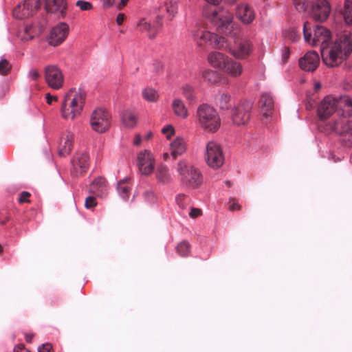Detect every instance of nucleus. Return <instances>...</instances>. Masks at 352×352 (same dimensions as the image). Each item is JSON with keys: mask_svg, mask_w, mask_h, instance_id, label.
<instances>
[{"mask_svg": "<svg viewBox=\"0 0 352 352\" xmlns=\"http://www.w3.org/2000/svg\"><path fill=\"white\" fill-rule=\"evenodd\" d=\"M323 63L329 67H338L346 60L352 52V36L349 31H344L334 41L321 47Z\"/></svg>", "mask_w": 352, "mask_h": 352, "instance_id": "f257e3e1", "label": "nucleus"}, {"mask_svg": "<svg viewBox=\"0 0 352 352\" xmlns=\"http://www.w3.org/2000/svg\"><path fill=\"white\" fill-rule=\"evenodd\" d=\"M342 111L347 114L352 113V100L348 96H327L320 102L317 110L320 120H326L336 112L340 115Z\"/></svg>", "mask_w": 352, "mask_h": 352, "instance_id": "f03ea898", "label": "nucleus"}, {"mask_svg": "<svg viewBox=\"0 0 352 352\" xmlns=\"http://www.w3.org/2000/svg\"><path fill=\"white\" fill-rule=\"evenodd\" d=\"M86 94L80 89H70L62 102L60 113L65 120H74L79 116L83 109Z\"/></svg>", "mask_w": 352, "mask_h": 352, "instance_id": "7ed1b4c3", "label": "nucleus"}, {"mask_svg": "<svg viewBox=\"0 0 352 352\" xmlns=\"http://www.w3.org/2000/svg\"><path fill=\"white\" fill-rule=\"evenodd\" d=\"M195 116L198 124L207 132L215 133L221 126V118L217 110L206 103L198 106Z\"/></svg>", "mask_w": 352, "mask_h": 352, "instance_id": "20e7f679", "label": "nucleus"}, {"mask_svg": "<svg viewBox=\"0 0 352 352\" xmlns=\"http://www.w3.org/2000/svg\"><path fill=\"white\" fill-rule=\"evenodd\" d=\"M176 171L181 182L192 188H197L203 182L199 169L185 160H179L176 165Z\"/></svg>", "mask_w": 352, "mask_h": 352, "instance_id": "39448f33", "label": "nucleus"}, {"mask_svg": "<svg viewBox=\"0 0 352 352\" xmlns=\"http://www.w3.org/2000/svg\"><path fill=\"white\" fill-rule=\"evenodd\" d=\"M233 15L225 9H215L211 12L210 20L217 30L230 36H234L236 28L232 21Z\"/></svg>", "mask_w": 352, "mask_h": 352, "instance_id": "423d86ee", "label": "nucleus"}, {"mask_svg": "<svg viewBox=\"0 0 352 352\" xmlns=\"http://www.w3.org/2000/svg\"><path fill=\"white\" fill-rule=\"evenodd\" d=\"M310 25L305 22L303 26V34L305 40L311 45H321V47L329 44L328 41L331 38L330 31L322 25H316L314 29L313 34L309 32Z\"/></svg>", "mask_w": 352, "mask_h": 352, "instance_id": "0eeeda50", "label": "nucleus"}, {"mask_svg": "<svg viewBox=\"0 0 352 352\" xmlns=\"http://www.w3.org/2000/svg\"><path fill=\"white\" fill-rule=\"evenodd\" d=\"M204 159L210 168L214 170L220 168L225 161L221 146L213 140L208 142L206 145Z\"/></svg>", "mask_w": 352, "mask_h": 352, "instance_id": "6e6552de", "label": "nucleus"}, {"mask_svg": "<svg viewBox=\"0 0 352 352\" xmlns=\"http://www.w3.org/2000/svg\"><path fill=\"white\" fill-rule=\"evenodd\" d=\"M351 113H344L342 111L340 115H338V118L329 123V126L333 131L342 136L343 140L349 143L352 142V124L349 119Z\"/></svg>", "mask_w": 352, "mask_h": 352, "instance_id": "1a4fd4ad", "label": "nucleus"}, {"mask_svg": "<svg viewBox=\"0 0 352 352\" xmlns=\"http://www.w3.org/2000/svg\"><path fill=\"white\" fill-rule=\"evenodd\" d=\"M351 113H344L342 111L340 115H338V118L329 123V126L333 131L342 136L343 140L349 143L352 142V124L349 119Z\"/></svg>", "mask_w": 352, "mask_h": 352, "instance_id": "9d476101", "label": "nucleus"}, {"mask_svg": "<svg viewBox=\"0 0 352 352\" xmlns=\"http://www.w3.org/2000/svg\"><path fill=\"white\" fill-rule=\"evenodd\" d=\"M111 116L104 109L98 108L95 109L90 118L91 129L98 133L107 131L111 125Z\"/></svg>", "mask_w": 352, "mask_h": 352, "instance_id": "9b49d317", "label": "nucleus"}, {"mask_svg": "<svg viewBox=\"0 0 352 352\" xmlns=\"http://www.w3.org/2000/svg\"><path fill=\"white\" fill-rule=\"evenodd\" d=\"M44 76L47 85L51 89L58 90L63 87L64 76L61 69L54 65L45 67Z\"/></svg>", "mask_w": 352, "mask_h": 352, "instance_id": "f8f14e48", "label": "nucleus"}, {"mask_svg": "<svg viewBox=\"0 0 352 352\" xmlns=\"http://www.w3.org/2000/svg\"><path fill=\"white\" fill-rule=\"evenodd\" d=\"M140 32H146L149 38H153L163 26L162 16L157 15L153 20L141 18L137 23Z\"/></svg>", "mask_w": 352, "mask_h": 352, "instance_id": "ddd939ff", "label": "nucleus"}, {"mask_svg": "<svg viewBox=\"0 0 352 352\" xmlns=\"http://www.w3.org/2000/svg\"><path fill=\"white\" fill-rule=\"evenodd\" d=\"M39 0H24L23 3L16 6L12 12L13 16L18 19H25L32 16L40 8Z\"/></svg>", "mask_w": 352, "mask_h": 352, "instance_id": "4468645a", "label": "nucleus"}, {"mask_svg": "<svg viewBox=\"0 0 352 352\" xmlns=\"http://www.w3.org/2000/svg\"><path fill=\"white\" fill-rule=\"evenodd\" d=\"M193 37L195 40L199 38L206 43L219 50L227 49L228 47V43L224 37L209 31L201 30L193 34Z\"/></svg>", "mask_w": 352, "mask_h": 352, "instance_id": "2eb2a0df", "label": "nucleus"}, {"mask_svg": "<svg viewBox=\"0 0 352 352\" xmlns=\"http://www.w3.org/2000/svg\"><path fill=\"white\" fill-rule=\"evenodd\" d=\"M251 105L248 102L239 103L231 111L232 122L237 126L246 124L250 118Z\"/></svg>", "mask_w": 352, "mask_h": 352, "instance_id": "dca6fc26", "label": "nucleus"}, {"mask_svg": "<svg viewBox=\"0 0 352 352\" xmlns=\"http://www.w3.org/2000/svg\"><path fill=\"white\" fill-rule=\"evenodd\" d=\"M137 163L142 175H150L154 170L155 157L148 150L141 151L138 155Z\"/></svg>", "mask_w": 352, "mask_h": 352, "instance_id": "f3484780", "label": "nucleus"}, {"mask_svg": "<svg viewBox=\"0 0 352 352\" xmlns=\"http://www.w3.org/2000/svg\"><path fill=\"white\" fill-rule=\"evenodd\" d=\"M223 50L229 52L236 58L244 59L251 54L252 43L248 39H241L236 41L234 47L228 44L227 49Z\"/></svg>", "mask_w": 352, "mask_h": 352, "instance_id": "a211bd4d", "label": "nucleus"}, {"mask_svg": "<svg viewBox=\"0 0 352 352\" xmlns=\"http://www.w3.org/2000/svg\"><path fill=\"white\" fill-rule=\"evenodd\" d=\"M68 34V25L65 23H60L50 31L47 37L48 43L52 46H58L65 40Z\"/></svg>", "mask_w": 352, "mask_h": 352, "instance_id": "6ab92c4d", "label": "nucleus"}, {"mask_svg": "<svg viewBox=\"0 0 352 352\" xmlns=\"http://www.w3.org/2000/svg\"><path fill=\"white\" fill-rule=\"evenodd\" d=\"M331 12V6L327 0H316L312 5V15L316 21H324Z\"/></svg>", "mask_w": 352, "mask_h": 352, "instance_id": "aec40b11", "label": "nucleus"}, {"mask_svg": "<svg viewBox=\"0 0 352 352\" xmlns=\"http://www.w3.org/2000/svg\"><path fill=\"white\" fill-rule=\"evenodd\" d=\"M320 57L315 51L307 52L303 57L299 59L300 67L306 72H314L318 67Z\"/></svg>", "mask_w": 352, "mask_h": 352, "instance_id": "412c9836", "label": "nucleus"}, {"mask_svg": "<svg viewBox=\"0 0 352 352\" xmlns=\"http://www.w3.org/2000/svg\"><path fill=\"white\" fill-rule=\"evenodd\" d=\"M89 155L87 153H78L72 158V173L78 175L84 173L88 167Z\"/></svg>", "mask_w": 352, "mask_h": 352, "instance_id": "4be33fe9", "label": "nucleus"}, {"mask_svg": "<svg viewBox=\"0 0 352 352\" xmlns=\"http://www.w3.org/2000/svg\"><path fill=\"white\" fill-rule=\"evenodd\" d=\"M236 17L244 24L251 23L255 18L253 9L246 3H240L236 7Z\"/></svg>", "mask_w": 352, "mask_h": 352, "instance_id": "5701e85b", "label": "nucleus"}, {"mask_svg": "<svg viewBox=\"0 0 352 352\" xmlns=\"http://www.w3.org/2000/svg\"><path fill=\"white\" fill-rule=\"evenodd\" d=\"M259 107L261 114L267 120L272 116L274 109V99L270 94L264 93L262 94L259 100Z\"/></svg>", "mask_w": 352, "mask_h": 352, "instance_id": "b1692460", "label": "nucleus"}, {"mask_svg": "<svg viewBox=\"0 0 352 352\" xmlns=\"http://www.w3.org/2000/svg\"><path fill=\"white\" fill-rule=\"evenodd\" d=\"M74 135L71 132L64 133L59 141L58 154L62 157H65L69 154L73 146Z\"/></svg>", "mask_w": 352, "mask_h": 352, "instance_id": "393cba45", "label": "nucleus"}, {"mask_svg": "<svg viewBox=\"0 0 352 352\" xmlns=\"http://www.w3.org/2000/svg\"><path fill=\"white\" fill-rule=\"evenodd\" d=\"M223 70L229 76L237 78L243 74V67L240 62L229 58Z\"/></svg>", "mask_w": 352, "mask_h": 352, "instance_id": "a878e982", "label": "nucleus"}, {"mask_svg": "<svg viewBox=\"0 0 352 352\" xmlns=\"http://www.w3.org/2000/svg\"><path fill=\"white\" fill-rule=\"evenodd\" d=\"M187 148V143L184 138L182 137L176 138L170 144V155L173 159L183 155Z\"/></svg>", "mask_w": 352, "mask_h": 352, "instance_id": "bb28decb", "label": "nucleus"}, {"mask_svg": "<svg viewBox=\"0 0 352 352\" xmlns=\"http://www.w3.org/2000/svg\"><path fill=\"white\" fill-rule=\"evenodd\" d=\"M229 59L228 56L219 52H212L208 56V61L209 64L217 69H223L227 60Z\"/></svg>", "mask_w": 352, "mask_h": 352, "instance_id": "cd10ccee", "label": "nucleus"}, {"mask_svg": "<svg viewBox=\"0 0 352 352\" xmlns=\"http://www.w3.org/2000/svg\"><path fill=\"white\" fill-rule=\"evenodd\" d=\"M45 9L49 12L59 13L63 17L66 10V3L65 0H45Z\"/></svg>", "mask_w": 352, "mask_h": 352, "instance_id": "c85d7f7f", "label": "nucleus"}, {"mask_svg": "<svg viewBox=\"0 0 352 352\" xmlns=\"http://www.w3.org/2000/svg\"><path fill=\"white\" fill-rule=\"evenodd\" d=\"M171 108L176 116L182 119H186L188 118L189 114L188 110L186 107L184 102L182 99L175 98L172 101Z\"/></svg>", "mask_w": 352, "mask_h": 352, "instance_id": "c756f323", "label": "nucleus"}, {"mask_svg": "<svg viewBox=\"0 0 352 352\" xmlns=\"http://www.w3.org/2000/svg\"><path fill=\"white\" fill-rule=\"evenodd\" d=\"M155 177L157 182L162 184L168 183L171 180L168 168L162 164L157 166L155 171Z\"/></svg>", "mask_w": 352, "mask_h": 352, "instance_id": "7c9ffc66", "label": "nucleus"}, {"mask_svg": "<svg viewBox=\"0 0 352 352\" xmlns=\"http://www.w3.org/2000/svg\"><path fill=\"white\" fill-rule=\"evenodd\" d=\"M91 189L94 193L102 197L107 193V186L105 179L98 177L94 180L91 184Z\"/></svg>", "mask_w": 352, "mask_h": 352, "instance_id": "2f4dec72", "label": "nucleus"}, {"mask_svg": "<svg viewBox=\"0 0 352 352\" xmlns=\"http://www.w3.org/2000/svg\"><path fill=\"white\" fill-rule=\"evenodd\" d=\"M122 124L127 128H133L137 124V117L129 110L124 111L122 114Z\"/></svg>", "mask_w": 352, "mask_h": 352, "instance_id": "473e14b6", "label": "nucleus"}, {"mask_svg": "<svg viewBox=\"0 0 352 352\" xmlns=\"http://www.w3.org/2000/svg\"><path fill=\"white\" fill-rule=\"evenodd\" d=\"M342 15L348 25H352V0H344Z\"/></svg>", "mask_w": 352, "mask_h": 352, "instance_id": "72a5a7b5", "label": "nucleus"}, {"mask_svg": "<svg viewBox=\"0 0 352 352\" xmlns=\"http://www.w3.org/2000/svg\"><path fill=\"white\" fill-rule=\"evenodd\" d=\"M217 104L221 110H228L232 105L231 96L228 93H221L217 99Z\"/></svg>", "mask_w": 352, "mask_h": 352, "instance_id": "f704fd0d", "label": "nucleus"}, {"mask_svg": "<svg viewBox=\"0 0 352 352\" xmlns=\"http://www.w3.org/2000/svg\"><path fill=\"white\" fill-rule=\"evenodd\" d=\"M117 190L120 197L126 200L129 197L131 185L129 181L122 180L118 183Z\"/></svg>", "mask_w": 352, "mask_h": 352, "instance_id": "c9c22d12", "label": "nucleus"}, {"mask_svg": "<svg viewBox=\"0 0 352 352\" xmlns=\"http://www.w3.org/2000/svg\"><path fill=\"white\" fill-rule=\"evenodd\" d=\"M182 94L189 102V103L196 101V95L194 88L190 85L186 84L182 87Z\"/></svg>", "mask_w": 352, "mask_h": 352, "instance_id": "e433bc0d", "label": "nucleus"}, {"mask_svg": "<svg viewBox=\"0 0 352 352\" xmlns=\"http://www.w3.org/2000/svg\"><path fill=\"white\" fill-rule=\"evenodd\" d=\"M142 95L143 98L149 102H155L159 98L157 91L151 87H146L144 89L142 90Z\"/></svg>", "mask_w": 352, "mask_h": 352, "instance_id": "4c0bfd02", "label": "nucleus"}, {"mask_svg": "<svg viewBox=\"0 0 352 352\" xmlns=\"http://www.w3.org/2000/svg\"><path fill=\"white\" fill-rule=\"evenodd\" d=\"M202 78L205 81L211 84L217 83L219 80L218 72L210 69L202 72Z\"/></svg>", "mask_w": 352, "mask_h": 352, "instance_id": "58836bf2", "label": "nucleus"}, {"mask_svg": "<svg viewBox=\"0 0 352 352\" xmlns=\"http://www.w3.org/2000/svg\"><path fill=\"white\" fill-rule=\"evenodd\" d=\"M178 254L182 256H187L190 254V245L186 241H182L177 247Z\"/></svg>", "mask_w": 352, "mask_h": 352, "instance_id": "ea45409f", "label": "nucleus"}, {"mask_svg": "<svg viewBox=\"0 0 352 352\" xmlns=\"http://www.w3.org/2000/svg\"><path fill=\"white\" fill-rule=\"evenodd\" d=\"M166 11L168 14L169 17L172 19L175 17L177 12V4L175 1H169L166 3Z\"/></svg>", "mask_w": 352, "mask_h": 352, "instance_id": "a19ab883", "label": "nucleus"}, {"mask_svg": "<svg viewBox=\"0 0 352 352\" xmlns=\"http://www.w3.org/2000/svg\"><path fill=\"white\" fill-rule=\"evenodd\" d=\"M176 202L182 209H185L190 204V199L185 195H178L176 197Z\"/></svg>", "mask_w": 352, "mask_h": 352, "instance_id": "79ce46f5", "label": "nucleus"}, {"mask_svg": "<svg viewBox=\"0 0 352 352\" xmlns=\"http://www.w3.org/2000/svg\"><path fill=\"white\" fill-rule=\"evenodd\" d=\"M11 69V65L6 59L2 58L0 60V74L6 75Z\"/></svg>", "mask_w": 352, "mask_h": 352, "instance_id": "37998d69", "label": "nucleus"}, {"mask_svg": "<svg viewBox=\"0 0 352 352\" xmlns=\"http://www.w3.org/2000/svg\"><path fill=\"white\" fill-rule=\"evenodd\" d=\"M76 4V6L83 11L90 10L92 9L91 3L88 1L78 0Z\"/></svg>", "mask_w": 352, "mask_h": 352, "instance_id": "c03bdc74", "label": "nucleus"}, {"mask_svg": "<svg viewBox=\"0 0 352 352\" xmlns=\"http://www.w3.org/2000/svg\"><path fill=\"white\" fill-rule=\"evenodd\" d=\"M162 133L166 135L167 139L169 140L174 135L175 129L172 125H167L162 128Z\"/></svg>", "mask_w": 352, "mask_h": 352, "instance_id": "a18cd8bd", "label": "nucleus"}, {"mask_svg": "<svg viewBox=\"0 0 352 352\" xmlns=\"http://www.w3.org/2000/svg\"><path fill=\"white\" fill-rule=\"evenodd\" d=\"M30 196V193L27 191H23L20 193L18 201L20 204L23 203H29L30 202L29 197Z\"/></svg>", "mask_w": 352, "mask_h": 352, "instance_id": "49530a36", "label": "nucleus"}, {"mask_svg": "<svg viewBox=\"0 0 352 352\" xmlns=\"http://www.w3.org/2000/svg\"><path fill=\"white\" fill-rule=\"evenodd\" d=\"M96 205V201L94 197H88L86 198L85 206L87 208H92Z\"/></svg>", "mask_w": 352, "mask_h": 352, "instance_id": "de8ad7c7", "label": "nucleus"}, {"mask_svg": "<svg viewBox=\"0 0 352 352\" xmlns=\"http://www.w3.org/2000/svg\"><path fill=\"white\" fill-rule=\"evenodd\" d=\"M52 345L50 343H45L38 347V352H52Z\"/></svg>", "mask_w": 352, "mask_h": 352, "instance_id": "09e8293b", "label": "nucleus"}, {"mask_svg": "<svg viewBox=\"0 0 352 352\" xmlns=\"http://www.w3.org/2000/svg\"><path fill=\"white\" fill-rule=\"evenodd\" d=\"M40 77L39 72L36 69H32L28 72V78L32 80H36Z\"/></svg>", "mask_w": 352, "mask_h": 352, "instance_id": "8fccbe9b", "label": "nucleus"}, {"mask_svg": "<svg viewBox=\"0 0 352 352\" xmlns=\"http://www.w3.org/2000/svg\"><path fill=\"white\" fill-rule=\"evenodd\" d=\"M240 208H241V206H239V204L235 199H230V201H229V210H231V211L239 210H240Z\"/></svg>", "mask_w": 352, "mask_h": 352, "instance_id": "3c124183", "label": "nucleus"}, {"mask_svg": "<svg viewBox=\"0 0 352 352\" xmlns=\"http://www.w3.org/2000/svg\"><path fill=\"white\" fill-rule=\"evenodd\" d=\"M293 1H294V3L297 10H298L299 11L305 10V9H306V8L305 6V0H293Z\"/></svg>", "mask_w": 352, "mask_h": 352, "instance_id": "603ef678", "label": "nucleus"}, {"mask_svg": "<svg viewBox=\"0 0 352 352\" xmlns=\"http://www.w3.org/2000/svg\"><path fill=\"white\" fill-rule=\"evenodd\" d=\"M290 52L287 47H284L282 50V61L283 63L287 62L289 56Z\"/></svg>", "mask_w": 352, "mask_h": 352, "instance_id": "864d4df0", "label": "nucleus"}, {"mask_svg": "<svg viewBox=\"0 0 352 352\" xmlns=\"http://www.w3.org/2000/svg\"><path fill=\"white\" fill-rule=\"evenodd\" d=\"M201 214V210L199 208H191L189 215L192 218H196Z\"/></svg>", "mask_w": 352, "mask_h": 352, "instance_id": "5fc2aeb1", "label": "nucleus"}, {"mask_svg": "<svg viewBox=\"0 0 352 352\" xmlns=\"http://www.w3.org/2000/svg\"><path fill=\"white\" fill-rule=\"evenodd\" d=\"M45 99L48 104H52L53 102L58 100V97L56 96H52L50 94H46Z\"/></svg>", "mask_w": 352, "mask_h": 352, "instance_id": "6e6d98bb", "label": "nucleus"}, {"mask_svg": "<svg viewBox=\"0 0 352 352\" xmlns=\"http://www.w3.org/2000/svg\"><path fill=\"white\" fill-rule=\"evenodd\" d=\"M14 352H30L23 344H18L14 348Z\"/></svg>", "mask_w": 352, "mask_h": 352, "instance_id": "4d7b16f0", "label": "nucleus"}, {"mask_svg": "<svg viewBox=\"0 0 352 352\" xmlns=\"http://www.w3.org/2000/svg\"><path fill=\"white\" fill-rule=\"evenodd\" d=\"M124 18H125V16L124 14H122V13L118 14V15L117 16V18H116L117 23L118 25H121L123 23Z\"/></svg>", "mask_w": 352, "mask_h": 352, "instance_id": "13d9d810", "label": "nucleus"}, {"mask_svg": "<svg viewBox=\"0 0 352 352\" xmlns=\"http://www.w3.org/2000/svg\"><path fill=\"white\" fill-rule=\"evenodd\" d=\"M34 336V333H25V341L28 343L32 342Z\"/></svg>", "mask_w": 352, "mask_h": 352, "instance_id": "bf43d9fd", "label": "nucleus"}, {"mask_svg": "<svg viewBox=\"0 0 352 352\" xmlns=\"http://www.w3.org/2000/svg\"><path fill=\"white\" fill-rule=\"evenodd\" d=\"M141 140H142V139H141L140 135L137 134L133 140V144L136 145V146L139 145L141 142Z\"/></svg>", "mask_w": 352, "mask_h": 352, "instance_id": "052dcab7", "label": "nucleus"}, {"mask_svg": "<svg viewBox=\"0 0 352 352\" xmlns=\"http://www.w3.org/2000/svg\"><path fill=\"white\" fill-rule=\"evenodd\" d=\"M114 0H104V6L109 8L113 4Z\"/></svg>", "mask_w": 352, "mask_h": 352, "instance_id": "680f3d73", "label": "nucleus"}, {"mask_svg": "<svg viewBox=\"0 0 352 352\" xmlns=\"http://www.w3.org/2000/svg\"><path fill=\"white\" fill-rule=\"evenodd\" d=\"M205 1L210 4H213V5L218 4L221 1V0H205Z\"/></svg>", "mask_w": 352, "mask_h": 352, "instance_id": "e2e57ef3", "label": "nucleus"}, {"mask_svg": "<svg viewBox=\"0 0 352 352\" xmlns=\"http://www.w3.org/2000/svg\"><path fill=\"white\" fill-rule=\"evenodd\" d=\"M321 88V84L319 82H314V89L316 91H318Z\"/></svg>", "mask_w": 352, "mask_h": 352, "instance_id": "0e129e2a", "label": "nucleus"}, {"mask_svg": "<svg viewBox=\"0 0 352 352\" xmlns=\"http://www.w3.org/2000/svg\"><path fill=\"white\" fill-rule=\"evenodd\" d=\"M164 160H168L169 157V154L168 153H164L162 156Z\"/></svg>", "mask_w": 352, "mask_h": 352, "instance_id": "69168bd1", "label": "nucleus"}, {"mask_svg": "<svg viewBox=\"0 0 352 352\" xmlns=\"http://www.w3.org/2000/svg\"><path fill=\"white\" fill-rule=\"evenodd\" d=\"M129 0H120V5L123 7L124 6Z\"/></svg>", "mask_w": 352, "mask_h": 352, "instance_id": "338daca9", "label": "nucleus"}, {"mask_svg": "<svg viewBox=\"0 0 352 352\" xmlns=\"http://www.w3.org/2000/svg\"><path fill=\"white\" fill-rule=\"evenodd\" d=\"M237 0H225L226 2H227L228 3H230V4H233Z\"/></svg>", "mask_w": 352, "mask_h": 352, "instance_id": "774afa93", "label": "nucleus"}]
</instances>
